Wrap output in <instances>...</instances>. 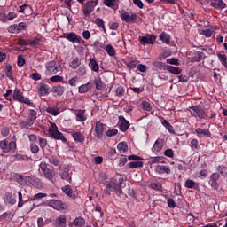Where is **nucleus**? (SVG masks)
<instances>
[{
    "instance_id": "1",
    "label": "nucleus",
    "mask_w": 227,
    "mask_h": 227,
    "mask_svg": "<svg viewBox=\"0 0 227 227\" xmlns=\"http://www.w3.org/2000/svg\"><path fill=\"white\" fill-rule=\"evenodd\" d=\"M15 178L20 185H33L37 189L43 188V182H42V179L36 177V176H22L21 174H16Z\"/></svg>"
},
{
    "instance_id": "2",
    "label": "nucleus",
    "mask_w": 227,
    "mask_h": 227,
    "mask_svg": "<svg viewBox=\"0 0 227 227\" xmlns=\"http://www.w3.org/2000/svg\"><path fill=\"white\" fill-rule=\"evenodd\" d=\"M51 127L49 128V136L51 137L52 139H57L59 141H62V143H67V138L63 136L59 130H58V126L54 122H50Z\"/></svg>"
},
{
    "instance_id": "3",
    "label": "nucleus",
    "mask_w": 227,
    "mask_h": 227,
    "mask_svg": "<svg viewBox=\"0 0 227 227\" xmlns=\"http://www.w3.org/2000/svg\"><path fill=\"white\" fill-rule=\"evenodd\" d=\"M45 75H54L55 74H58V72H61V66H57L56 61L51 60L50 62H47L45 64Z\"/></svg>"
},
{
    "instance_id": "4",
    "label": "nucleus",
    "mask_w": 227,
    "mask_h": 227,
    "mask_svg": "<svg viewBox=\"0 0 227 227\" xmlns=\"http://www.w3.org/2000/svg\"><path fill=\"white\" fill-rule=\"evenodd\" d=\"M98 4V0L96 1H87L82 6V10L83 12L84 17H90L91 13H93V10H95V6Z\"/></svg>"
},
{
    "instance_id": "5",
    "label": "nucleus",
    "mask_w": 227,
    "mask_h": 227,
    "mask_svg": "<svg viewBox=\"0 0 227 227\" xmlns=\"http://www.w3.org/2000/svg\"><path fill=\"white\" fill-rule=\"evenodd\" d=\"M121 182H123V179L116 180L114 178L110 179V181L106 184V189L111 191V189H114L116 192H119V194H121Z\"/></svg>"
},
{
    "instance_id": "6",
    "label": "nucleus",
    "mask_w": 227,
    "mask_h": 227,
    "mask_svg": "<svg viewBox=\"0 0 227 227\" xmlns=\"http://www.w3.org/2000/svg\"><path fill=\"white\" fill-rule=\"evenodd\" d=\"M0 148L4 153L15 152V150H17V143H15V141L8 143V141L3 140L0 142Z\"/></svg>"
},
{
    "instance_id": "7",
    "label": "nucleus",
    "mask_w": 227,
    "mask_h": 227,
    "mask_svg": "<svg viewBox=\"0 0 227 227\" xmlns=\"http://www.w3.org/2000/svg\"><path fill=\"white\" fill-rule=\"evenodd\" d=\"M59 171H62L59 174L61 180H66V182H72V176H70V166L68 165H60L59 167Z\"/></svg>"
},
{
    "instance_id": "8",
    "label": "nucleus",
    "mask_w": 227,
    "mask_h": 227,
    "mask_svg": "<svg viewBox=\"0 0 227 227\" xmlns=\"http://www.w3.org/2000/svg\"><path fill=\"white\" fill-rule=\"evenodd\" d=\"M39 168H40L44 178H47V180H52L54 178V176H56V171H54V169L49 168V167H47L46 163H41L39 165Z\"/></svg>"
},
{
    "instance_id": "9",
    "label": "nucleus",
    "mask_w": 227,
    "mask_h": 227,
    "mask_svg": "<svg viewBox=\"0 0 227 227\" xmlns=\"http://www.w3.org/2000/svg\"><path fill=\"white\" fill-rule=\"evenodd\" d=\"M128 159L129 160H134L128 164L129 169H136V168H143L144 166L143 161H139V160H143L141 157L137 155H130L128 157Z\"/></svg>"
},
{
    "instance_id": "10",
    "label": "nucleus",
    "mask_w": 227,
    "mask_h": 227,
    "mask_svg": "<svg viewBox=\"0 0 227 227\" xmlns=\"http://www.w3.org/2000/svg\"><path fill=\"white\" fill-rule=\"evenodd\" d=\"M48 205L51 208H54V210H66L67 208V204L59 200H50Z\"/></svg>"
},
{
    "instance_id": "11",
    "label": "nucleus",
    "mask_w": 227,
    "mask_h": 227,
    "mask_svg": "<svg viewBox=\"0 0 227 227\" xmlns=\"http://www.w3.org/2000/svg\"><path fill=\"white\" fill-rule=\"evenodd\" d=\"M106 129V125L100 121H97L95 125V137L98 139H102L104 137V130Z\"/></svg>"
},
{
    "instance_id": "12",
    "label": "nucleus",
    "mask_w": 227,
    "mask_h": 227,
    "mask_svg": "<svg viewBox=\"0 0 227 227\" xmlns=\"http://www.w3.org/2000/svg\"><path fill=\"white\" fill-rule=\"evenodd\" d=\"M61 38H66L68 42H72L73 43H81V37L77 36V34L71 32L69 34H63Z\"/></svg>"
},
{
    "instance_id": "13",
    "label": "nucleus",
    "mask_w": 227,
    "mask_h": 227,
    "mask_svg": "<svg viewBox=\"0 0 227 227\" xmlns=\"http://www.w3.org/2000/svg\"><path fill=\"white\" fill-rule=\"evenodd\" d=\"M121 19L128 24H134V22H136V19H137V14L129 15V12H123L121 14Z\"/></svg>"
},
{
    "instance_id": "14",
    "label": "nucleus",
    "mask_w": 227,
    "mask_h": 227,
    "mask_svg": "<svg viewBox=\"0 0 227 227\" xmlns=\"http://www.w3.org/2000/svg\"><path fill=\"white\" fill-rule=\"evenodd\" d=\"M191 109L193 113H196L198 118H200V120H208V115L205 114V110H203V108H200V106H194Z\"/></svg>"
},
{
    "instance_id": "15",
    "label": "nucleus",
    "mask_w": 227,
    "mask_h": 227,
    "mask_svg": "<svg viewBox=\"0 0 227 227\" xmlns=\"http://www.w3.org/2000/svg\"><path fill=\"white\" fill-rule=\"evenodd\" d=\"M54 227H67V216L61 215L53 221Z\"/></svg>"
},
{
    "instance_id": "16",
    "label": "nucleus",
    "mask_w": 227,
    "mask_h": 227,
    "mask_svg": "<svg viewBox=\"0 0 227 227\" xmlns=\"http://www.w3.org/2000/svg\"><path fill=\"white\" fill-rule=\"evenodd\" d=\"M119 121L120 130H121V132H127V130H129V128L130 127V122H129V121H127L123 116H119Z\"/></svg>"
},
{
    "instance_id": "17",
    "label": "nucleus",
    "mask_w": 227,
    "mask_h": 227,
    "mask_svg": "<svg viewBox=\"0 0 227 227\" xmlns=\"http://www.w3.org/2000/svg\"><path fill=\"white\" fill-rule=\"evenodd\" d=\"M37 90L40 97H47V95H49V85H47V83L41 82L37 86Z\"/></svg>"
},
{
    "instance_id": "18",
    "label": "nucleus",
    "mask_w": 227,
    "mask_h": 227,
    "mask_svg": "<svg viewBox=\"0 0 227 227\" xmlns=\"http://www.w3.org/2000/svg\"><path fill=\"white\" fill-rule=\"evenodd\" d=\"M210 5L215 8V10H224L227 7L226 3L223 0H211Z\"/></svg>"
},
{
    "instance_id": "19",
    "label": "nucleus",
    "mask_w": 227,
    "mask_h": 227,
    "mask_svg": "<svg viewBox=\"0 0 227 227\" xmlns=\"http://www.w3.org/2000/svg\"><path fill=\"white\" fill-rule=\"evenodd\" d=\"M195 132L198 136V137H210L212 134L210 133V130L208 129H201V128H197L195 129Z\"/></svg>"
},
{
    "instance_id": "20",
    "label": "nucleus",
    "mask_w": 227,
    "mask_h": 227,
    "mask_svg": "<svg viewBox=\"0 0 227 227\" xmlns=\"http://www.w3.org/2000/svg\"><path fill=\"white\" fill-rule=\"evenodd\" d=\"M155 169L159 173V175H163V173H166L167 175H171V168H169V166L157 165Z\"/></svg>"
},
{
    "instance_id": "21",
    "label": "nucleus",
    "mask_w": 227,
    "mask_h": 227,
    "mask_svg": "<svg viewBox=\"0 0 227 227\" xmlns=\"http://www.w3.org/2000/svg\"><path fill=\"white\" fill-rule=\"evenodd\" d=\"M184 187L186 189H194L195 191H200V184L194 182L192 179H187L184 183Z\"/></svg>"
},
{
    "instance_id": "22",
    "label": "nucleus",
    "mask_w": 227,
    "mask_h": 227,
    "mask_svg": "<svg viewBox=\"0 0 227 227\" xmlns=\"http://www.w3.org/2000/svg\"><path fill=\"white\" fill-rule=\"evenodd\" d=\"M63 192H65L67 194V196H68L69 198H71L72 200H75V198H77V196H75V193L74 192V191L72 190V186L71 185H66L62 188Z\"/></svg>"
},
{
    "instance_id": "23",
    "label": "nucleus",
    "mask_w": 227,
    "mask_h": 227,
    "mask_svg": "<svg viewBox=\"0 0 227 227\" xmlns=\"http://www.w3.org/2000/svg\"><path fill=\"white\" fill-rule=\"evenodd\" d=\"M4 200L6 203H9V205H15L17 203V200H15V196L11 192H7L4 195Z\"/></svg>"
},
{
    "instance_id": "24",
    "label": "nucleus",
    "mask_w": 227,
    "mask_h": 227,
    "mask_svg": "<svg viewBox=\"0 0 227 227\" xmlns=\"http://www.w3.org/2000/svg\"><path fill=\"white\" fill-rule=\"evenodd\" d=\"M72 136H73V139L74 141H76L77 143H84V141H85L84 135H82V133H81V131L73 132Z\"/></svg>"
},
{
    "instance_id": "25",
    "label": "nucleus",
    "mask_w": 227,
    "mask_h": 227,
    "mask_svg": "<svg viewBox=\"0 0 227 227\" xmlns=\"http://www.w3.org/2000/svg\"><path fill=\"white\" fill-rule=\"evenodd\" d=\"M93 87V83L87 82L86 84L81 85L78 89L79 93H88L90 90Z\"/></svg>"
},
{
    "instance_id": "26",
    "label": "nucleus",
    "mask_w": 227,
    "mask_h": 227,
    "mask_svg": "<svg viewBox=\"0 0 227 227\" xmlns=\"http://www.w3.org/2000/svg\"><path fill=\"white\" fill-rule=\"evenodd\" d=\"M160 40H161V42H163V43H166L167 45H169L171 43V35H169L166 32H162L160 35Z\"/></svg>"
},
{
    "instance_id": "27",
    "label": "nucleus",
    "mask_w": 227,
    "mask_h": 227,
    "mask_svg": "<svg viewBox=\"0 0 227 227\" xmlns=\"http://www.w3.org/2000/svg\"><path fill=\"white\" fill-rule=\"evenodd\" d=\"M51 92L55 93L58 97H61L65 93V87L61 85L54 86L51 89Z\"/></svg>"
},
{
    "instance_id": "28",
    "label": "nucleus",
    "mask_w": 227,
    "mask_h": 227,
    "mask_svg": "<svg viewBox=\"0 0 227 227\" xmlns=\"http://www.w3.org/2000/svg\"><path fill=\"white\" fill-rule=\"evenodd\" d=\"M161 125H163V127H165V129H167V130L170 133V134H175V129L173 128V125H171V123L168 122V120L163 119L161 121Z\"/></svg>"
},
{
    "instance_id": "29",
    "label": "nucleus",
    "mask_w": 227,
    "mask_h": 227,
    "mask_svg": "<svg viewBox=\"0 0 227 227\" xmlns=\"http://www.w3.org/2000/svg\"><path fill=\"white\" fill-rule=\"evenodd\" d=\"M12 98L17 102H21V103L24 100V97L22 96V93H20V90H19V89L14 90Z\"/></svg>"
},
{
    "instance_id": "30",
    "label": "nucleus",
    "mask_w": 227,
    "mask_h": 227,
    "mask_svg": "<svg viewBox=\"0 0 227 227\" xmlns=\"http://www.w3.org/2000/svg\"><path fill=\"white\" fill-rule=\"evenodd\" d=\"M81 66V59L79 58L75 57L74 58L71 62H69L70 68H73V70H76V68H79Z\"/></svg>"
},
{
    "instance_id": "31",
    "label": "nucleus",
    "mask_w": 227,
    "mask_h": 227,
    "mask_svg": "<svg viewBox=\"0 0 227 227\" xmlns=\"http://www.w3.org/2000/svg\"><path fill=\"white\" fill-rule=\"evenodd\" d=\"M73 224L75 227H83L86 225V220L82 217H76L73 222Z\"/></svg>"
},
{
    "instance_id": "32",
    "label": "nucleus",
    "mask_w": 227,
    "mask_h": 227,
    "mask_svg": "<svg viewBox=\"0 0 227 227\" xmlns=\"http://www.w3.org/2000/svg\"><path fill=\"white\" fill-rule=\"evenodd\" d=\"M5 74H6V77H9L11 81H13V79H15L13 77V67H12V65L7 64L5 66Z\"/></svg>"
},
{
    "instance_id": "33",
    "label": "nucleus",
    "mask_w": 227,
    "mask_h": 227,
    "mask_svg": "<svg viewBox=\"0 0 227 227\" xmlns=\"http://www.w3.org/2000/svg\"><path fill=\"white\" fill-rule=\"evenodd\" d=\"M94 84L96 86V90H98V91H102V90H104V82H102V78H95Z\"/></svg>"
},
{
    "instance_id": "34",
    "label": "nucleus",
    "mask_w": 227,
    "mask_h": 227,
    "mask_svg": "<svg viewBox=\"0 0 227 227\" xmlns=\"http://www.w3.org/2000/svg\"><path fill=\"white\" fill-rule=\"evenodd\" d=\"M0 15L4 20H13V19L17 17V13L15 12H9L8 15L4 12H1Z\"/></svg>"
},
{
    "instance_id": "35",
    "label": "nucleus",
    "mask_w": 227,
    "mask_h": 227,
    "mask_svg": "<svg viewBox=\"0 0 227 227\" xmlns=\"http://www.w3.org/2000/svg\"><path fill=\"white\" fill-rule=\"evenodd\" d=\"M167 70L170 74H175L176 75L182 74V69H180V67H173V66H167Z\"/></svg>"
},
{
    "instance_id": "36",
    "label": "nucleus",
    "mask_w": 227,
    "mask_h": 227,
    "mask_svg": "<svg viewBox=\"0 0 227 227\" xmlns=\"http://www.w3.org/2000/svg\"><path fill=\"white\" fill-rule=\"evenodd\" d=\"M153 66L155 68H158V70H168V66L166 65V63L163 62L153 61Z\"/></svg>"
},
{
    "instance_id": "37",
    "label": "nucleus",
    "mask_w": 227,
    "mask_h": 227,
    "mask_svg": "<svg viewBox=\"0 0 227 227\" xmlns=\"http://www.w3.org/2000/svg\"><path fill=\"white\" fill-rule=\"evenodd\" d=\"M117 150H119L120 153H125L129 150V145L125 142H121L117 145Z\"/></svg>"
},
{
    "instance_id": "38",
    "label": "nucleus",
    "mask_w": 227,
    "mask_h": 227,
    "mask_svg": "<svg viewBox=\"0 0 227 227\" xmlns=\"http://www.w3.org/2000/svg\"><path fill=\"white\" fill-rule=\"evenodd\" d=\"M89 67L91 68V70H93V72H98L99 70L98 63H97L95 59H90Z\"/></svg>"
},
{
    "instance_id": "39",
    "label": "nucleus",
    "mask_w": 227,
    "mask_h": 227,
    "mask_svg": "<svg viewBox=\"0 0 227 227\" xmlns=\"http://www.w3.org/2000/svg\"><path fill=\"white\" fill-rule=\"evenodd\" d=\"M33 125L34 122L29 121V119L27 121H20V127L21 129H29V127H33Z\"/></svg>"
},
{
    "instance_id": "40",
    "label": "nucleus",
    "mask_w": 227,
    "mask_h": 227,
    "mask_svg": "<svg viewBox=\"0 0 227 227\" xmlns=\"http://www.w3.org/2000/svg\"><path fill=\"white\" fill-rule=\"evenodd\" d=\"M162 140L161 139H158L155 141L153 150V152H160V150H162Z\"/></svg>"
},
{
    "instance_id": "41",
    "label": "nucleus",
    "mask_w": 227,
    "mask_h": 227,
    "mask_svg": "<svg viewBox=\"0 0 227 227\" xmlns=\"http://www.w3.org/2000/svg\"><path fill=\"white\" fill-rule=\"evenodd\" d=\"M85 110H79L76 114L77 121H86V115H84Z\"/></svg>"
},
{
    "instance_id": "42",
    "label": "nucleus",
    "mask_w": 227,
    "mask_h": 227,
    "mask_svg": "<svg viewBox=\"0 0 227 227\" xmlns=\"http://www.w3.org/2000/svg\"><path fill=\"white\" fill-rule=\"evenodd\" d=\"M104 5L107 6L108 8H112L113 10H116V0H104Z\"/></svg>"
},
{
    "instance_id": "43",
    "label": "nucleus",
    "mask_w": 227,
    "mask_h": 227,
    "mask_svg": "<svg viewBox=\"0 0 227 227\" xmlns=\"http://www.w3.org/2000/svg\"><path fill=\"white\" fill-rule=\"evenodd\" d=\"M48 160L50 164H53V166H59V164H61V161H59V159H58L56 155H51Z\"/></svg>"
},
{
    "instance_id": "44",
    "label": "nucleus",
    "mask_w": 227,
    "mask_h": 227,
    "mask_svg": "<svg viewBox=\"0 0 227 227\" xmlns=\"http://www.w3.org/2000/svg\"><path fill=\"white\" fill-rule=\"evenodd\" d=\"M106 51L108 56H111V57L116 56V51L114 50V47H113V45L107 44L106 47Z\"/></svg>"
},
{
    "instance_id": "45",
    "label": "nucleus",
    "mask_w": 227,
    "mask_h": 227,
    "mask_svg": "<svg viewBox=\"0 0 227 227\" xmlns=\"http://www.w3.org/2000/svg\"><path fill=\"white\" fill-rule=\"evenodd\" d=\"M149 187L154 191H160V192L162 191V184L160 183H151Z\"/></svg>"
},
{
    "instance_id": "46",
    "label": "nucleus",
    "mask_w": 227,
    "mask_h": 227,
    "mask_svg": "<svg viewBox=\"0 0 227 227\" xmlns=\"http://www.w3.org/2000/svg\"><path fill=\"white\" fill-rule=\"evenodd\" d=\"M46 112L52 116H58L59 114V109L58 108L47 107Z\"/></svg>"
},
{
    "instance_id": "47",
    "label": "nucleus",
    "mask_w": 227,
    "mask_h": 227,
    "mask_svg": "<svg viewBox=\"0 0 227 227\" xmlns=\"http://www.w3.org/2000/svg\"><path fill=\"white\" fill-rule=\"evenodd\" d=\"M36 114H38V113H36L35 110H30L28 114V121H30L32 123H35V121L36 120Z\"/></svg>"
},
{
    "instance_id": "48",
    "label": "nucleus",
    "mask_w": 227,
    "mask_h": 227,
    "mask_svg": "<svg viewBox=\"0 0 227 227\" xmlns=\"http://www.w3.org/2000/svg\"><path fill=\"white\" fill-rule=\"evenodd\" d=\"M94 22L98 26V27H102L103 31L106 33V25L104 24V20L97 18Z\"/></svg>"
},
{
    "instance_id": "49",
    "label": "nucleus",
    "mask_w": 227,
    "mask_h": 227,
    "mask_svg": "<svg viewBox=\"0 0 227 227\" xmlns=\"http://www.w3.org/2000/svg\"><path fill=\"white\" fill-rule=\"evenodd\" d=\"M200 35H203L204 36H206V38H210V36L214 35V30L212 29L201 30Z\"/></svg>"
},
{
    "instance_id": "50",
    "label": "nucleus",
    "mask_w": 227,
    "mask_h": 227,
    "mask_svg": "<svg viewBox=\"0 0 227 227\" xmlns=\"http://www.w3.org/2000/svg\"><path fill=\"white\" fill-rule=\"evenodd\" d=\"M124 93H125V89H123V87L121 86L117 87L115 90L116 97H123Z\"/></svg>"
},
{
    "instance_id": "51",
    "label": "nucleus",
    "mask_w": 227,
    "mask_h": 227,
    "mask_svg": "<svg viewBox=\"0 0 227 227\" xmlns=\"http://www.w3.org/2000/svg\"><path fill=\"white\" fill-rule=\"evenodd\" d=\"M17 65L18 67H24L26 65V59H24L22 55L18 56Z\"/></svg>"
},
{
    "instance_id": "52",
    "label": "nucleus",
    "mask_w": 227,
    "mask_h": 227,
    "mask_svg": "<svg viewBox=\"0 0 227 227\" xmlns=\"http://www.w3.org/2000/svg\"><path fill=\"white\" fill-rule=\"evenodd\" d=\"M51 82H63V76L55 75L50 78Z\"/></svg>"
},
{
    "instance_id": "53",
    "label": "nucleus",
    "mask_w": 227,
    "mask_h": 227,
    "mask_svg": "<svg viewBox=\"0 0 227 227\" xmlns=\"http://www.w3.org/2000/svg\"><path fill=\"white\" fill-rule=\"evenodd\" d=\"M167 203L168 206V208H175V207H176V203L175 202V200H173L172 198H168L167 200Z\"/></svg>"
},
{
    "instance_id": "54",
    "label": "nucleus",
    "mask_w": 227,
    "mask_h": 227,
    "mask_svg": "<svg viewBox=\"0 0 227 227\" xmlns=\"http://www.w3.org/2000/svg\"><path fill=\"white\" fill-rule=\"evenodd\" d=\"M142 107L144 111H150L152 109V105H150V102L148 101H143Z\"/></svg>"
},
{
    "instance_id": "55",
    "label": "nucleus",
    "mask_w": 227,
    "mask_h": 227,
    "mask_svg": "<svg viewBox=\"0 0 227 227\" xmlns=\"http://www.w3.org/2000/svg\"><path fill=\"white\" fill-rule=\"evenodd\" d=\"M30 150L33 153H38V152H40V148L38 147V145L35 143H32L30 145Z\"/></svg>"
},
{
    "instance_id": "56",
    "label": "nucleus",
    "mask_w": 227,
    "mask_h": 227,
    "mask_svg": "<svg viewBox=\"0 0 227 227\" xmlns=\"http://www.w3.org/2000/svg\"><path fill=\"white\" fill-rule=\"evenodd\" d=\"M13 158H14V160L20 161V162H22V160H26V159H27V156L22 155V154H16L13 156Z\"/></svg>"
},
{
    "instance_id": "57",
    "label": "nucleus",
    "mask_w": 227,
    "mask_h": 227,
    "mask_svg": "<svg viewBox=\"0 0 227 227\" xmlns=\"http://www.w3.org/2000/svg\"><path fill=\"white\" fill-rule=\"evenodd\" d=\"M8 32H9V33H12V34H17V33H19V30H18V28H17V24L11 25V26L8 27Z\"/></svg>"
},
{
    "instance_id": "58",
    "label": "nucleus",
    "mask_w": 227,
    "mask_h": 227,
    "mask_svg": "<svg viewBox=\"0 0 227 227\" xmlns=\"http://www.w3.org/2000/svg\"><path fill=\"white\" fill-rule=\"evenodd\" d=\"M137 70H138V72L145 73L146 72V70H148V67H146V65L144 64H138L137 67Z\"/></svg>"
},
{
    "instance_id": "59",
    "label": "nucleus",
    "mask_w": 227,
    "mask_h": 227,
    "mask_svg": "<svg viewBox=\"0 0 227 227\" xmlns=\"http://www.w3.org/2000/svg\"><path fill=\"white\" fill-rule=\"evenodd\" d=\"M116 134H118V129H109L106 132L108 137H113L114 136H116Z\"/></svg>"
},
{
    "instance_id": "60",
    "label": "nucleus",
    "mask_w": 227,
    "mask_h": 227,
    "mask_svg": "<svg viewBox=\"0 0 227 227\" xmlns=\"http://www.w3.org/2000/svg\"><path fill=\"white\" fill-rule=\"evenodd\" d=\"M191 148H192V150H193V151L198 150V139L193 138V139L191 141Z\"/></svg>"
},
{
    "instance_id": "61",
    "label": "nucleus",
    "mask_w": 227,
    "mask_h": 227,
    "mask_svg": "<svg viewBox=\"0 0 227 227\" xmlns=\"http://www.w3.org/2000/svg\"><path fill=\"white\" fill-rule=\"evenodd\" d=\"M125 65L128 67V68H129L130 70L136 68V60H131V61H129V62H126Z\"/></svg>"
},
{
    "instance_id": "62",
    "label": "nucleus",
    "mask_w": 227,
    "mask_h": 227,
    "mask_svg": "<svg viewBox=\"0 0 227 227\" xmlns=\"http://www.w3.org/2000/svg\"><path fill=\"white\" fill-rule=\"evenodd\" d=\"M39 145H40V148H42V150H43V148H45L47 146V139L40 137Z\"/></svg>"
},
{
    "instance_id": "63",
    "label": "nucleus",
    "mask_w": 227,
    "mask_h": 227,
    "mask_svg": "<svg viewBox=\"0 0 227 227\" xmlns=\"http://www.w3.org/2000/svg\"><path fill=\"white\" fill-rule=\"evenodd\" d=\"M219 178H221V176L219 175V173H213L210 176L211 182H217V180H219Z\"/></svg>"
},
{
    "instance_id": "64",
    "label": "nucleus",
    "mask_w": 227,
    "mask_h": 227,
    "mask_svg": "<svg viewBox=\"0 0 227 227\" xmlns=\"http://www.w3.org/2000/svg\"><path fill=\"white\" fill-rule=\"evenodd\" d=\"M218 171L221 173V175H227V168L223 165L218 166Z\"/></svg>"
}]
</instances>
